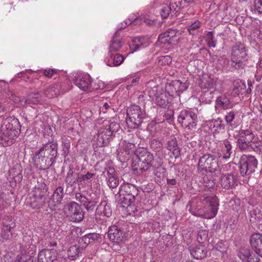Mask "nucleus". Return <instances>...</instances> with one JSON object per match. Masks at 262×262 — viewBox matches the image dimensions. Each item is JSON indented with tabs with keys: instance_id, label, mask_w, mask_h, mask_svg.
I'll return each mask as SVG.
<instances>
[{
	"instance_id": "nucleus-1",
	"label": "nucleus",
	"mask_w": 262,
	"mask_h": 262,
	"mask_svg": "<svg viewBox=\"0 0 262 262\" xmlns=\"http://www.w3.org/2000/svg\"><path fill=\"white\" fill-rule=\"evenodd\" d=\"M198 171L199 173L204 171L213 173L218 177L221 174V169L218 165V161L214 155L204 154L199 158L198 164Z\"/></svg>"
},
{
	"instance_id": "nucleus-2",
	"label": "nucleus",
	"mask_w": 262,
	"mask_h": 262,
	"mask_svg": "<svg viewBox=\"0 0 262 262\" xmlns=\"http://www.w3.org/2000/svg\"><path fill=\"white\" fill-rule=\"evenodd\" d=\"M154 156L146 149L141 148L137 152V155L132 163V168L137 173H142L152 166Z\"/></svg>"
},
{
	"instance_id": "nucleus-3",
	"label": "nucleus",
	"mask_w": 262,
	"mask_h": 262,
	"mask_svg": "<svg viewBox=\"0 0 262 262\" xmlns=\"http://www.w3.org/2000/svg\"><path fill=\"white\" fill-rule=\"evenodd\" d=\"M17 119H12L11 118L2 119L1 131L4 136V139L7 142V144H12L14 142V138L18 137L19 130L16 127L18 124Z\"/></svg>"
},
{
	"instance_id": "nucleus-4",
	"label": "nucleus",
	"mask_w": 262,
	"mask_h": 262,
	"mask_svg": "<svg viewBox=\"0 0 262 262\" xmlns=\"http://www.w3.org/2000/svg\"><path fill=\"white\" fill-rule=\"evenodd\" d=\"M146 117L145 111L138 105H132L127 110L126 122L130 128L135 129L141 125L143 120Z\"/></svg>"
},
{
	"instance_id": "nucleus-5",
	"label": "nucleus",
	"mask_w": 262,
	"mask_h": 262,
	"mask_svg": "<svg viewBox=\"0 0 262 262\" xmlns=\"http://www.w3.org/2000/svg\"><path fill=\"white\" fill-rule=\"evenodd\" d=\"M139 190L134 185L129 183L123 184L119 188V194L121 203L130 206L135 205V202L138 196Z\"/></svg>"
},
{
	"instance_id": "nucleus-6",
	"label": "nucleus",
	"mask_w": 262,
	"mask_h": 262,
	"mask_svg": "<svg viewBox=\"0 0 262 262\" xmlns=\"http://www.w3.org/2000/svg\"><path fill=\"white\" fill-rule=\"evenodd\" d=\"M247 50L241 43H237L232 47L231 53V66L236 70L243 69L245 64L243 60L248 59Z\"/></svg>"
},
{
	"instance_id": "nucleus-7",
	"label": "nucleus",
	"mask_w": 262,
	"mask_h": 262,
	"mask_svg": "<svg viewBox=\"0 0 262 262\" xmlns=\"http://www.w3.org/2000/svg\"><path fill=\"white\" fill-rule=\"evenodd\" d=\"M76 200L80 203L88 212H93L99 202V196L96 192L88 191L85 194L75 193Z\"/></svg>"
},
{
	"instance_id": "nucleus-8",
	"label": "nucleus",
	"mask_w": 262,
	"mask_h": 262,
	"mask_svg": "<svg viewBox=\"0 0 262 262\" xmlns=\"http://www.w3.org/2000/svg\"><path fill=\"white\" fill-rule=\"evenodd\" d=\"M239 165L241 175L249 178L257 169L258 161L254 156H243L241 158Z\"/></svg>"
},
{
	"instance_id": "nucleus-9",
	"label": "nucleus",
	"mask_w": 262,
	"mask_h": 262,
	"mask_svg": "<svg viewBox=\"0 0 262 262\" xmlns=\"http://www.w3.org/2000/svg\"><path fill=\"white\" fill-rule=\"evenodd\" d=\"M178 121L185 129L192 130L196 128L198 116L194 112L184 110L181 112Z\"/></svg>"
},
{
	"instance_id": "nucleus-10",
	"label": "nucleus",
	"mask_w": 262,
	"mask_h": 262,
	"mask_svg": "<svg viewBox=\"0 0 262 262\" xmlns=\"http://www.w3.org/2000/svg\"><path fill=\"white\" fill-rule=\"evenodd\" d=\"M33 160L35 166L40 170H45L49 169L55 163L54 161L46 157L39 150L35 152Z\"/></svg>"
},
{
	"instance_id": "nucleus-11",
	"label": "nucleus",
	"mask_w": 262,
	"mask_h": 262,
	"mask_svg": "<svg viewBox=\"0 0 262 262\" xmlns=\"http://www.w3.org/2000/svg\"><path fill=\"white\" fill-rule=\"evenodd\" d=\"M206 203H208V207H204V218L210 219L214 217L217 212L219 203L215 196H207L203 200Z\"/></svg>"
},
{
	"instance_id": "nucleus-12",
	"label": "nucleus",
	"mask_w": 262,
	"mask_h": 262,
	"mask_svg": "<svg viewBox=\"0 0 262 262\" xmlns=\"http://www.w3.org/2000/svg\"><path fill=\"white\" fill-rule=\"evenodd\" d=\"M67 207L71 221L80 222L83 220L84 217L83 212L78 203L75 202H71L67 205Z\"/></svg>"
},
{
	"instance_id": "nucleus-13",
	"label": "nucleus",
	"mask_w": 262,
	"mask_h": 262,
	"mask_svg": "<svg viewBox=\"0 0 262 262\" xmlns=\"http://www.w3.org/2000/svg\"><path fill=\"white\" fill-rule=\"evenodd\" d=\"M39 150L46 157L55 162L58 150V144L56 142L52 141L43 144Z\"/></svg>"
},
{
	"instance_id": "nucleus-14",
	"label": "nucleus",
	"mask_w": 262,
	"mask_h": 262,
	"mask_svg": "<svg viewBox=\"0 0 262 262\" xmlns=\"http://www.w3.org/2000/svg\"><path fill=\"white\" fill-rule=\"evenodd\" d=\"M237 255L244 262H259L260 260V256L251 251L249 247L240 248Z\"/></svg>"
},
{
	"instance_id": "nucleus-15",
	"label": "nucleus",
	"mask_w": 262,
	"mask_h": 262,
	"mask_svg": "<svg viewBox=\"0 0 262 262\" xmlns=\"http://www.w3.org/2000/svg\"><path fill=\"white\" fill-rule=\"evenodd\" d=\"M57 251L54 249H45L40 251L38 254V262H57Z\"/></svg>"
},
{
	"instance_id": "nucleus-16",
	"label": "nucleus",
	"mask_w": 262,
	"mask_h": 262,
	"mask_svg": "<svg viewBox=\"0 0 262 262\" xmlns=\"http://www.w3.org/2000/svg\"><path fill=\"white\" fill-rule=\"evenodd\" d=\"M110 240L117 245H120L124 239L123 231L117 226H112L107 232Z\"/></svg>"
},
{
	"instance_id": "nucleus-17",
	"label": "nucleus",
	"mask_w": 262,
	"mask_h": 262,
	"mask_svg": "<svg viewBox=\"0 0 262 262\" xmlns=\"http://www.w3.org/2000/svg\"><path fill=\"white\" fill-rule=\"evenodd\" d=\"M220 184L224 189H232L237 185L236 176L231 173H223L221 172Z\"/></svg>"
},
{
	"instance_id": "nucleus-18",
	"label": "nucleus",
	"mask_w": 262,
	"mask_h": 262,
	"mask_svg": "<svg viewBox=\"0 0 262 262\" xmlns=\"http://www.w3.org/2000/svg\"><path fill=\"white\" fill-rule=\"evenodd\" d=\"M74 83L83 91L89 90L91 88V78L88 74H79L75 78Z\"/></svg>"
},
{
	"instance_id": "nucleus-19",
	"label": "nucleus",
	"mask_w": 262,
	"mask_h": 262,
	"mask_svg": "<svg viewBox=\"0 0 262 262\" xmlns=\"http://www.w3.org/2000/svg\"><path fill=\"white\" fill-rule=\"evenodd\" d=\"M63 188L61 186L58 187L54 191L51 198L49 201L48 205L50 208L53 210L54 207L61 203L63 197Z\"/></svg>"
},
{
	"instance_id": "nucleus-20",
	"label": "nucleus",
	"mask_w": 262,
	"mask_h": 262,
	"mask_svg": "<svg viewBox=\"0 0 262 262\" xmlns=\"http://www.w3.org/2000/svg\"><path fill=\"white\" fill-rule=\"evenodd\" d=\"M250 242L254 252L262 257V234L257 233L252 234Z\"/></svg>"
},
{
	"instance_id": "nucleus-21",
	"label": "nucleus",
	"mask_w": 262,
	"mask_h": 262,
	"mask_svg": "<svg viewBox=\"0 0 262 262\" xmlns=\"http://www.w3.org/2000/svg\"><path fill=\"white\" fill-rule=\"evenodd\" d=\"M178 32L175 29H169L161 34L158 37L159 41L163 44L171 45L175 40Z\"/></svg>"
},
{
	"instance_id": "nucleus-22",
	"label": "nucleus",
	"mask_w": 262,
	"mask_h": 262,
	"mask_svg": "<svg viewBox=\"0 0 262 262\" xmlns=\"http://www.w3.org/2000/svg\"><path fill=\"white\" fill-rule=\"evenodd\" d=\"M8 179L9 180L10 186L13 187L16 186V184L20 183L23 179L21 171L17 166L11 169L9 171Z\"/></svg>"
},
{
	"instance_id": "nucleus-23",
	"label": "nucleus",
	"mask_w": 262,
	"mask_h": 262,
	"mask_svg": "<svg viewBox=\"0 0 262 262\" xmlns=\"http://www.w3.org/2000/svg\"><path fill=\"white\" fill-rule=\"evenodd\" d=\"M114 168L109 167L108 169H105L103 174L105 177L107 185L109 187L115 188L119 185V180L118 178L114 176Z\"/></svg>"
},
{
	"instance_id": "nucleus-24",
	"label": "nucleus",
	"mask_w": 262,
	"mask_h": 262,
	"mask_svg": "<svg viewBox=\"0 0 262 262\" xmlns=\"http://www.w3.org/2000/svg\"><path fill=\"white\" fill-rule=\"evenodd\" d=\"M65 182L68 186L73 187L77 183L80 184L79 172H76L72 169L68 172L65 179Z\"/></svg>"
},
{
	"instance_id": "nucleus-25",
	"label": "nucleus",
	"mask_w": 262,
	"mask_h": 262,
	"mask_svg": "<svg viewBox=\"0 0 262 262\" xmlns=\"http://www.w3.org/2000/svg\"><path fill=\"white\" fill-rule=\"evenodd\" d=\"M61 85L59 83H56L45 89L43 94L47 97L52 98L55 96H57L61 93Z\"/></svg>"
},
{
	"instance_id": "nucleus-26",
	"label": "nucleus",
	"mask_w": 262,
	"mask_h": 262,
	"mask_svg": "<svg viewBox=\"0 0 262 262\" xmlns=\"http://www.w3.org/2000/svg\"><path fill=\"white\" fill-rule=\"evenodd\" d=\"M190 252L193 257L197 259H201L205 257L207 252L203 245L193 247L190 249Z\"/></svg>"
},
{
	"instance_id": "nucleus-27",
	"label": "nucleus",
	"mask_w": 262,
	"mask_h": 262,
	"mask_svg": "<svg viewBox=\"0 0 262 262\" xmlns=\"http://www.w3.org/2000/svg\"><path fill=\"white\" fill-rule=\"evenodd\" d=\"M166 148L170 151H172V154L175 159L179 158L180 156L181 149L178 147V144L176 138H172L169 140L166 144Z\"/></svg>"
},
{
	"instance_id": "nucleus-28",
	"label": "nucleus",
	"mask_w": 262,
	"mask_h": 262,
	"mask_svg": "<svg viewBox=\"0 0 262 262\" xmlns=\"http://www.w3.org/2000/svg\"><path fill=\"white\" fill-rule=\"evenodd\" d=\"M209 127L215 133H222L225 130V125L220 118L209 121Z\"/></svg>"
},
{
	"instance_id": "nucleus-29",
	"label": "nucleus",
	"mask_w": 262,
	"mask_h": 262,
	"mask_svg": "<svg viewBox=\"0 0 262 262\" xmlns=\"http://www.w3.org/2000/svg\"><path fill=\"white\" fill-rule=\"evenodd\" d=\"M96 212L98 214H103L108 217L112 215V210L110 205L105 202H101L96 207Z\"/></svg>"
},
{
	"instance_id": "nucleus-30",
	"label": "nucleus",
	"mask_w": 262,
	"mask_h": 262,
	"mask_svg": "<svg viewBox=\"0 0 262 262\" xmlns=\"http://www.w3.org/2000/svg\"><path fill=\"white\" fill-rule=\"evenodd\" d=\"M216 104L224 109H228L233 107V104L229 99L225 95L219 96L216 100Z\"/></svg>"
},
{
	"instance_id": "nucleus-31",
	"label": "nucleus",
	"mask_w": 262,
	"mask_h": 262,
	"mask_svg": "<svg viewBox=\"0 0 262 262\" xmlns=\"http://www.w3.org/2000/svg\"><path fill=\"white\" fill-rule=\"evenodd\" d=\"M254 137L251 136V135L248 137H240L237 139V144L239 148L242 150H245L247 149L248 147L251 148L252 142L254 139Z\"/></svg>"
},
{
	"instance_id": "nucleus-32",
	"label": "nucleus",
	"mask_w": 262,
	"mask_h": 262,
	"mask_svg": "<svg viewBox=\"0 0 262 262\" xmlns=\"http://www.w3.org/2000/svg\"><path fill=\"white\" fill-rule=\"evenodd\" d=\"M82 240L84 242V243L89 244L91 243L100 242L101 237L98 233H91L83 236Z\"/></svg>"
},
{
	"instance_id": "nucleus-33",
	"label": "nucleus",
	"mask_w": 262,
	"mask_h": 262,
	"mask_svg": "<svg viewBox=\"0 0 262 262\" xmlns=\"http://www.w3.org/2000/svg\"><path fill=\"white\" fill-rule=\"evenodd\" d=\"M146 42L145 38L144 37H137L132 40V43L129 45L132 52L133 53L138 50L140 47L144 45Z\"/></svg>"
},
{
	"instance_id": "nucleus-34",
	"label": "nucleus",
	"mask_w": 262,
	"mask_h": 262,
	"mask_svg": "<svg viewBox=\"0 0 262 262\" xmlns=\"http://www.w3.org/2000/svg\"><path fill=\"white\" fill-rule=\"evenodd\" d=\"M214 84V79L207 75L203 76L199 83V85L202 89L213 88Z\"/></svg>"
},
{
	"instance_id": "nucleus-35",
	"label": "nucleus",
	"mask_w": 262,
	"mask_h": 262,
	"mask_svg": "<svg viewBox=\"0 0 262 262\" xmlns=\"http://www.w3.org/2000/svg\"><path fill=\"white\" fill-rule=\"evenodd\" d=\"M118 31H116L114 36L113 37L110 46V52L118 51L123 46L122 42L117 37Z\"/></svg>"
},
{
	"instance_id": "nucleus-36",
	"label": "nucleus",
	"mask_w": 262,
	"mask_h": 262,
	"mask_svg": "<svg viewBox=\"0 0 262 262\" xmlns=\"http://www.w3.org/2000/svg\"><path fill=\"white\" fill-rule=\"evenodd\" d=\"M223 146L222 149L223 157L224 159H228L234 152L232 145L229 141L226 140L224 141Z\"/></svg>"
},
{
	"instance_id": "nucleus-37",
	"label": "nucleus",
	"mask_w": 262,
	"mask_h": 262,
	"mask_svg": "<svg viewBox=\"0 0 262 262\" xmlns=\"http://www.w3.org/2000/svg\"><path fill=\"white\" fill-rule=\"evenodd\" d=\"M251 219L250 220L257 221L259 224H262V212L261 211L256 208L249 212Z\"/></svg>"
},
{
	"instance_id": "nucleus-38",
	"label": "nucleus",
	"mask_w": 262,
	"mask_h": 262,
	"mask_svg": "<svg viewBox=\"0 0 262 262\" xmlns=\"http://www.w3.org/2000/svg\"><path fill=\"white\" fill-rule=\"evenodd\" d=\"M79 247L77 245H73L71 246L68 250V258L70 260L75 259L79 255L80 253Z\"/></svg>"
},
{
	"instance_id": "nucleus-39",
	"label": "nucleus",
	"mask_w": 262,
	"mask_h": 262,
	"mask_svg": "<svg viewBox=\"0 0 262 262\" xmlns=\"http://www.w3.org/2000/svg\"><path fill=\"white\" fill-rule=\"evenodd\" d=\"M41 95L39 93H32L29 95L28 98L24 101V104H36L40 101Z\"/></svg>"
},
{
	"instance_id": "nucleus-40",
	"label": "nucleus",
	"mask_w": 262,
	"mask_h": 262,
	"mask_svg": "<svg viewBox=\"0 0 262 262\" xmlns=\"http://www.w3.org/2000/svg\"><path fill=\"white\" fill-rule=\"evenodd\" d=\"M3 227L13 229L15 226L13 219L11 216L5 215L2 220Z\"/></svg>"
},
{
	"instance_id": "nucleus-41",
	"label": "nucleus",
	"mask_w": 262,
	"mask_h": 262,
	"mask_svg": "<svg viewBox=\"0 0 262 262\" xmlns=\"http://www.w3.org/2000/svg\"><path fill=\"white\" fill-rule=\"evenodd\" d=\"M236 113L237 112L235 111H231L230 112H227V114L225 116V119L227 125L229 127H230L231 128L234 127L232 121L235 119V115Z\"/></svg>"
},
{
	"instance_id": "nucleus-42",
	"label": "nucleus",
	"mask_w": 262,
	"mask_h": 262,
	"mask_svg": "<svg viewBox=\"0 0 262 262\" xmlns=\"http://www.w3.org/2000/svg\"><path fill=\"white\" fill-rule=\"evenodd\" d=\"M95 175V173H92L91 172H88L85 174H81L79 172L80 176V184H82V182L84 183H91L92 180V178Z\"/></svg>"
},
{
	"instance_id": "nucleus-43",
	"label": "nucleus",
	"mask_w": 262,
	"mask_h": 262,
	"mask_svg": "<svg viewBox=\"0 0 262 262\" xmlns=\"http://www.w3.org/2000/svg\"><path fill=\"white\" fill-rule=\"evenodd\" d=\"M34 256L27 253H24L17 256L16 260L17 262H33Z\"/></svg>"
},
{
	"instance_id": "nucleus-44",
	"label": "nucleus",
	"mask_w": 262,
	"mask_h": 262,
	"mask_svg": "<svg viewBox=\"0 0 262 262\" xmlns=\"http://www.w3.org/2000/svg\"><path fill=\"white\" fill-rule=\"evenodd\" d=\"M150 145L151 148L156 151H159L162 149L163 144L158 139H154L151 140Z\"/></svg>"
},
{
	"instance_id": "nucleus-45",
	"label": "nucleus",
	"mask_w": 262,
	"mask_h": 262,
	"mask_svg": "<svg viewBox=\"0 0 262 262\" xmlns=\"http://www.w3.org/2000/svg\"><path fill=\"white\" fill-rule=\"evenodd\" d=\"M12 229L9 228L2 227L1 237L6 240L10 239L12 237Z\"/></svg>"
},
{
	"instance_id": "nucleus-46",
	"label": "nucleus",
	"mask_w": 262,
	"mask_h": 262,
	"mask_svg": "<svg viewBox=\"0 0 262 262\" xmlns=\"http://www.w3.org/2000/svg\"><path fill=\"white\" fill-rule=\"evenodd\" d=\"M208 239V231L206 230H200L198 233L197 240L200 243H204Z\"/></svg>"
},
{
	"instance_id": "nucleus-47",
	"label": "nucleus",
	"mask_w": 262,
	"mask_h": 262,
	"mask_svg": "<svg viewBox=\"0 0 262 262\" xmlns=\"http://www.w3.org/2000/svg\"><path fill=\"white\" fill-rule=\"evenodd\" d=\"M251 148L262 156V140L251 143Z\"/></svg>"
},
{
	"instance_id": "nucleus-48",
	"label": "nucleus",
	"mask_w": 262,
	"mask_h": 262,
	"mask_svg": "<svg viewBox=\"0 0 262 262\" xmlns=\"http://www.w3.org/2000/svg\"><path fill=\"white\" fill-rule=\"evenodd\" d=\"M158 64L161 66L168 65L172 62V58L169 55L161 56L158 57Z\"/></svg>"
},
{
	"instance_id": "nucleus-49",
	"label": "nucleus",
	"mask_w": 262,
	"mask_h": 262,
	"mask_svg": "<svg viewBox=\"0 0 262 262\" xmlns=\"http://www.w3.org/2000/svg\"><path fill=\"white\" fill-rule=\"evenodd\" d=\"M156 100L157 104L161 107L166 108L168 105V102L165 96H158Z\"/></svg>"
},
{
	"instance_id": "nucleus-50",
	"label": "nucleus",
	"mask_w": 262,
	"mask_h": 262,
	"mask_svg": "<svg viewBox=\"0 0 262 262\" xmlns=\"http://www.w3.org/2000/svg\"><path fill=\"white\" fill-rule=\"evenodd\" d=\"M171 10L169 8L168 5L164 4L162 5L160 11V14L162 18H167L171 13Z\"/></svg>"
},
{
	"instance_id": "nucleus-51",
	"label": "nucleus",
	"mask_w": 262,
	"mask_h": 262,
	"mask_svg": "<svg viewBox=\"0 0 262 262\" xmlns=\"http://www.w3.org/2000/svg\"><path fill=\"white\" fill-rule=\"evenodd\" d=\"M34 196L35 198V199H36V202L37 203V204L34 205V207L38 208L41 207L45 202V195L44 194L39 193L38 195L34 194Z\"/></svg>"
},
{
	"instance_id": "nucleus-52",
	"label": "nucleus",
	"mask_w": 262,
	"mask_h": 262,
	"mask_svg": "<svg viewBox=\"0 0 262 262\" xmlns=\"http://www.w3.org/2000/svg\"><path fill=\"white\" fill-rule=\"evenodd\" d=\"M110 56L112 58L114 66H120L124 60L123 56L120 54H116L113 57L111 55Z\"/></svg>"
},
{
	"instance_id": "nucleus-53",
	"label": "nucleus",
	"mask_w": 262,
	"mask_h": 262,
	"mask_svg": "<svg viewBox=\"0 0 262 262\" xmlns=\"http://www.w3.org/2000/svg\"><path fill=\"white\" fill-rule=\"evenodd\" d=\"M200 23L195 21L188 27V31L190 34L194 35L196 33L198 29L200 28Z\"/></svg>"
},
{
	"instance_id": "nucleus-54",
	"label": "nucleus",
	"mask_w": 262,
	"mask_h": 262,
	"mask_svg": "<svg viewBox=\"0 0 262 262\" xmlns=\"http://www.w3.org/2000/svg\"><path fill=\"white\" fill-rule=\"evenodd\" d=\"M110 132V130H108L106 128L99 132V133L103 136V139L105 140V143H107L108 144H109L110 139L112 138L113 136L112 133Z\"/></svg>"
},
{
	"instance_id": "nucleus-55",
	"label": "nucleus",
	"mask_w": 262,
	"mask_h": 262,
	"mask_svg": "<svg viewBox=\"0 0 262 262\" xmlns=\"http://www.w3.org/2000/svg\"><path fill=\"white\" fill-rule=\"evenodd\" d=\"M62 146H63V151L64 155H68L69 153V149L71 147L70 140L68 139H63L62 141Z\"/></svg>"
},
{
	"instance_id": "nucleus-56",
	"label": "nucleus",
	"mask_w": 262,
	"mask_h": 262,
	"mask_svg": "<svg viewBox=\"0 0 262 262\" xmlns=\"http://www.w3.org/2000/svg\"><path fill=\"white\" fill-rule=\"evenodd\" d=\"M108 130H110V132L112 133V135H113V134L115 133H117L120 128V126L119 124L113 122H111L108 127L107 128H106Z\"/></svg>"
},
{
	"instance_id": "nucleus-57",
	"label": "nucleus",
	"mask_w": 262,
	"mask_h": 262,
	"mask_svg": "<svg viewBox=\"0 0 262 262\" xmlns=\"http://www.w3.org/2000/svg\"><path fill=\"white\" fill-rule=\"evenodd\" d=\"M207 42L208 46L210 47L214 48L216 46V40L214 39L213 32L212 31L208 32L207 34Z\"/></svg>"
},
{
	"instance_id": "nucleus-58",
	"label": "nucleus",
	"mask_w": 262,
	"mask_h": 262,
	"mask_svg": "<svg viewBox=\"0 0 262 262\" xmlns=\"http://www.w3.org/2000/svg\"><path fill=\"white\" fill-rule=\"evenodd\" d=\"M9 98L13 101L15 104L18 106H23L25 104H24V102H23L24 99H21L19 97L14 94H12Z\"/></svg>"
},
{
	"instance_id": "nucleus-59",
	"label": "nucleus",
	"mask_w": 262,
	"mask_h": 262,
	"mask_svg": "<svg viewBox=\"0 0 262 262\" xmlns=\"http://www.w3.org/2000/svg\"><path fill=\"white\" fill-rule=\"evenodd\" d=\"M96 139V144L97 146L99 147H104L106 146L108 144L105 143V141L103 139V136H102V134H100L99 132L97 134V137H95Z\"/></svg>"
},
{
	"instance_id": "nucleus-60",
	"label": "nucleus",
	"mask_w": 262,
	"mask_h": 262,
	"mask_svg": "<svg viewBox=\"0 0 262 262\" xmlns=\"http://www.w3.org/2000/svg\"><path fill=\"white\" fill-rule=\"evenodd\" d=\"M155 174L158 178H161L164 176L165 173L166 172V169L162 166H158L155 170Z\"/></svg>"
},
{
	"instance_id": "nucleus-61",
	"label": "nucleus",
	"mask_w": 262,
	"mask_h": 262,
	"mask_svg": "<svg viewBox=\"0 0 262 262\" xmlns=\"http://www.w3.org/2000/svg\"><path fill=\"white\" fill-rule=\"evenodd\" d=\"M229 63V60L226 58L225 56H222L220 57L219 63L217 64V67L222 66L226 67Z\"/></svg>"
},
{
	"instance_id": "nucleus-62",
	"label": "nucleus",
	"mask_w": 262,
	"mask_h": 262,
	"mask_svg": "<svg viewBox=\"0 0 262 262\" xmlns=\"http://www.w3.org/2000/svg\"><path fill=\"white\" fill-rule=\"evenodd\" d=\"M211 93V92H205V93L201 96L202 100L206 101V103L210 101V99L212 98Z\"/></svg>"
},
{
	"instance_id": "nucleus-63",
	"label": "nucleus",
	"mask_w": 262,
	"mask_h": 262,
	"mask_svg": "<svg viewBox=\"0 0 262 262\" xmlns=\"http://www.w3.org/2000/svg\"><path fill=\"white\" fill-rule=\"evenodd\" d=\"M254 6L259 13H262V0H255Z\"/></svg>"
},
{
	"instance_id": "nucleus-64",
	"label": "nucleus",
	"mask_w": 262,
	"mask_h": 262,
	"mask_svg": "<svg viewBox=\"0 0 262 262\" xmlns=\"http://www.w3.org/2000/svg\"><path fill=\"white\" fill-rule=\"evenodd\" d=\"M192 214L196 216H199L204 218V208H200L197 210L191 211Z\"/></svg>"
}]
</instances>
